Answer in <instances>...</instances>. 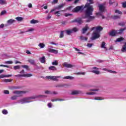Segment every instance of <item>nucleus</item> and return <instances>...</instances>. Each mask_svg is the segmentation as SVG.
Returning a JSON list of instances; mask_svg holds the SVG:
<instances>
[{"instance_id":"obj_1","label":"nucleus","mask_w":126,"mask_h":126,"mask_svg":"<svg viewBox=\"0 0 126 126\" xmlns=\"http://www.w3.org/2000/svg\"><path fill=\"white\" fill-rule=\"evenodd\" d=\"M89 3L86 4L85 7H87V9L85 11V15L82 16V18H88L86 20V22H90L92 19H94V16H91L93 13V6L90 5L91 3H93V0H88Z\"/></svg>"},{"instance_id":"obj_2","label":"nucleus","mask_w":126,"mask_h":126,"mask_svg":"<svg viewBox=\"0 0 126 126\" xmlns=\"http://www.w3.org/2000/svg\"><path fill=\"white\" fill-rule=\"evenodd\" d=\"M102 30H103V27L101 26L93 27L91 29V31H94L93 33V36L91 38V39L93 41L100 38V32L102 31Z\"/></svg>"},{"instance_id":"obj_3","label":"nucleus","mask_w":126,"mask_h":126,"mask_svg":"<svg viewBox=\"0 0 126 126\" xmlns=\"http://www.w3.org/2000/svg\"><path fill=\"white\" fill-rule=\"evenodd\" d=\"M36 98H47V95H40L35 96H31L28 97H25L22 98L19 100H18V103H21V104H25L26 103H30L32 102L31 100H33L34 99H36Z\"/></svg>"},{"instance_id":"obj_4","label":"nucleus","mask_w":126,"mask_h":126,"mask_svg":"<svg viewBox=\"0 0 126 126\" xmlns=\"http://www.w3.org/2000/svg\"><path fill=\"white\" fill-rule=\"evenodd\" d=\"M13 94H16L18 95H14L11 97V100H16L17 97H19L22 95V94L25 93V92L23 91H14L13 92Z\"/></svg>"},{"instance_id":"obj_5","label":"nucleus","mask_w":126,"mask_h":126,"mask_svg":"<svg viewBox=\"0 0 126 126\" xmlns=\"http://www.w3.org/2000/svg\"><path fill=\"white\" fill-rule=\"evenodd\" d=\"M98 7L100 12L96 13V15L102 16V18L104 19V16H103L102 13L105 11V5H104V4H99Z\"/></svg>"},{"instance_id":"obj_6","label":"nucleus","mask_w":126,"mask_h":126,"mask_svg":"<svg viewBox=\"0 0 126 126\" xmlns=\"http://www.w3.org/2000/svg\"><path fill=\"white\" fill-rule=\"evenodd\" d=\"M46 78L47 79H50L51 80H53L54 81H58L59 78H61V76H47Z\"/></svg>"},{"instance_id":"obj_7","label":"nucleus","mask_w":126,"mask_h":126,"mask_svg":"<svg viewBox=\"0 0 126 126\" xmlns=\"http://www.w3.org/2000/svg\"><path fill=\"white\" fill-rule=\"evenodd\" d=\"M99 70V68L96 67H93L92 68V70L91 72H92L93 73H94V74L99 75L100 74V71Z\"/></svg>"},{"instance_id":"obj_8","label":"nucleus","mask_w":126,"mask_h":126,"mask_svg":"<svg viewBox=\"0 0 126 126\" xmlns=\"http://www.w3.org/2000/svg\"><path fill=\"white\" fill-rule=\"evenodd\" d=\"M15 76L16 77H31V76H33V75L31 73L26 74H18L15 75Z\"/></svg>"},{"instance_id":"obj_9","label":"nucleus","mask_w":126,"mask_h":126,"mask_svg":"<svg viewBox=\"0 0 126 126\" xmlns=\"http://www.w3.org/2000/svg\"><path fill=\"white\" fill-rule=\"evenodd\" d=\"M63 66H65V67H67V68H72V67H73L74 65H72L71 64H68L67 63L64 62L63 64Z\"/></svg>"},{"instance_id":"obj_10","label":"nucleus","mask_w":126,"mask_h":126,"mask_svg":"<svg viewBox=\"0 0 126 126\" xmlns=\"http://www.w3.org/2000/svg\"><path fill=\"white\" fill-rule=\"evenodd\" d=\"M81 9H82V7L78 6L74 8L73 11H74V12H78V11H80Z\"/></svg>"},{"instance_id":"obj_11","label":"nucleus","mask_w":126,"mask_h":126,"mask_svg":"<svg viewBox=\"0 0 126 126\" xmlns=\"http://www.w3.org/2000/svg\"><path fill=\"white\" fill-rule=\"evenodd\" d=\"M72 22H77V23H78L79 24H81V23H83V22L82 21V20H81V18L76 19L72 21Z\"/></svg>"},{"instance_id":"obj_12","label":"nucleus","mask_w":126,"mask_h":126,"mask_svg":"<svg viewBox=\"0 0 126 126\" xmlns=\"http://www.w3.org/2000/svg\"><path fill=\"white\" fill-rule=\"evenodd\" d=\"M109 35H110V36H112L113 37L116 36V35H118V33L117 32V31H112L109 32Z\"/></svg>"},{"instance_id":"obj_13","label":"nucleus","mask_w":126,"mask_h":126,"mask_svg":"<svg viewBox=\"0 0 126 126\" xmlns=\"http://www.w3.org/2000/svg\"><path fill=\"white\" fill-rule=\"evenodd\" d=\"M39 61L40 63H46V58L45 57V56L40 58Z\"/></svg>"},{"instance_id":"obj_14","label":"nucleus","mask_w":126,"mask_h":126,"mask_svg":"<svg viewBox=\"0 0 126 126\" xmlns=\"http://www.w3.org/2000/svg\"><path fill=\"white\" fill-rule=\"evenodd\" d=\"M49 52L50 53H53V54H58V53H59V51L57 50H55V49H49Z\"/></svg>"},{"instance_id":"obj_15","label":"nucleus","mask_w":126,"mask_h":126,"mask_svg":"<svg viewBox=\"0 0 126 126\" xmlns=\"http://www.w3.org/2000/svg\"><path fill=\"white\" fill-rule=\"evenodd\" d=\"M89 29V27H88V25H86L85 27L83 29L82 34H85V33Z\"/></svg>"},{"instance_id":"obj_16","label":"nucleus","mask_w":126,"mask_h":126,"mask_svg":"<svg viewBox=\"0 0 126 126\" xmlns=\"http://www.w3.org/2000/svg\"><path fill=\"white\" fill-rule=\"evenodd\" d=\"M15 22V20H13L12 19H11L7 21V23L9 25H11V24L14 23Z\"/></svg>"},{"instance_id":"obj_17","label":"nucleus","mask_w":126,"mask_h":126,"mask_svg":"<svg viewBox=\"0 0 126 126\" xmlns=\"http://www.w3.org/2000/svg\"><path fill=\"white\" fill-rule=\"evenodd\" d=\"M63 79H70V80H72V79H74V77L71 76H65L63 78Z\"/></svg>"},{"instance_id":"obj_18","label":"nucleus","mask_w":126,"mask_h":126,"mask_svg":"<svg viewBox=\"0 0 126 126\" xmlns=\"http://www.w3.org/2000/svg\"><path fill=\"white\" fill-rule=\"evenodd\" d=\"M125 30H126V29H121L119 30H117L116 32H117V34H122L123 32L125 31Z\"/></svg>"},{"instance_id":"obj_19","label":"nucleus","mask_w":126,"mask_h":126,"mask_svg":"<svg viewBox=\"0 0 126 126\" xmlns=\"http://www.w3.org/2000/svg\"><path fill=\"white\" fill-rule=\"evenodd\" d=\"M11 76H12V75H5L2 74V75H0V78H4V77H10Z\"/></svg>"},{"instance_id":"obj_20","label":"nucleus","mask_w":126,"mask_h":126,"mask_svg":"<svg viewBox=\"0 0 126 126\" xmlns=\"http://www.w3.org/2000/svg\"><path fill=\"white\" fill-rule=\"evenodd\" d=\"M45 44L43 43H40L38 44V47H39L40 48V49H44V48H45Z\"/></svg>"},{"instance_id":"obj_21","label":"nucleus","mask_w":126,"mask_h":126,"mask_svg":"<svg viewBox=\"0 0 126 126\" xmlns=\"http://www.w3.org/2000/svg\"><path fill=\"white\" fill-rule=\"evenodd\" d=\"M29 63H30L31 64L35 65V60L33 59H29L28 60Z\"/></svg>"},{"instance_id":"obj_22","label":"nucleus","mask_w":126,"mask_h":126,"mask_svg":"<svg viewBox=\"0 0 126 126\" xmlns=\"http://www.w3.org/2000/svg\"><path fill=\"white\" fill-rule=\"evenodd\" d=\"M78 94H79V91L75 90V91H72V93H71L72 95H77Z\"/></svg>"},{"instance_id":"obj_23","label":"nucleus","mask_w":126,"mask_h":126,"mask_svg":"<svg viewBox=\"0 0 126 126\" xmlns=\"http://www.w3.org/2000/svg\"><path fill=\"white\" fill-rule=\"evenodd\" d=\"M66 32V34H67V35H70L71 33H72V30H67L65 31Z\"/></svg>"},{"instance_id":"obj_24","label":"nucleus","mask_w":126,"mask_h":126,"mask_svg":"<svg viewBox=\"0 0 126 126\" xmlns=\"http://www.w3.org/2000/svg\"><path fill=\"white\" fill-rule=\"evenodd\" d=\"M52 65H58L59 62L57 60H54V62H52Z\"/></svg>"},{"instance_id":"obj_25","label":"nucleus","mask_w":126,"mask_h":126,"mask_svg":"<svg viewBox=\"0 0 126 126\" xmlns=\"http://www.w3.org/2000/svg\"><path fill=\"white\" fill-rule=\"evenodd\" d=\"M101 48H102L103 49H107V48H106V43L105 42H102Z\"/></svg>"},{"instance_id":"obj_26","label":"nucleus","mask_w":126,"mask_h":126,"mask_svg":"<svg viewBox=\"0 0 126 126\" xmlns=\"http://www.w3.org/2000/svg\"><path fill=\"white\" fill-rule=\"evenodd\" d=\"M50 70H57V68L55 66H51L49 67Z\"/></svg>"},{"instance_id":"obj_27","label":"nucleus","mask_w":126,"mask_h":126,"mask_svg":"<svg viewBox=\"0 0 126 126\" xmlns=\"http://www.w3.org/2000/svg\"><path fill=\"white\" fill-rule=\"evenodd\" d=\"M76 75H85V72H79L75 73Z\"/></svg>"},{"instance_id":"obj_28","label":"nucleus","mask_w":126,"mask_h":126,"mask_svg":"<svg viewBox=\"0 0 126 126\" xmlns=\"http://www.w3.org/2000/svg\"><path fill=\"white\" fill-rule=\"evenodd\" d=\"M38 22H39V21L34 19L31 21V24H36V23H38Z\"/></svg>"},{"instance_id":"obj_29","label":"nucleus","mask_w":126,"mask_h":126,"mask_svg":"<svg viewBox=\"0 0 126 126\" xmlns=\"http://www.w3.org/2000/svg\"><path fill=\"white\" fill-rule=\"evenodd\" d=\"M88 39V38L87 37H84L83 36H80V39L82 41H87Z\"/></svg>"},{"instance_id":"obj_30","label":"nucleus","mask_w":126,"mask_h":126,"mask_svg":"<svg viewBox=\"0 0 126 126\" xmlns=\"http://www.w3.org/2000/svg\"><path fill=\"white\" fill-rule=\"evenodd\" d=\"M122 41H124L123 37H120V38H117V40H115V42H122Z\"/></svg>"},{"instance_id":"obj_31","label":"nucleus","mask_w":126,"mask_h":126,"mask_svg":"<svg viewBox=\"0 0 126 126\" xmlns=\"http://www.w3.org/2000/svg\"><path fill=\"white\" fill-rule=\"evenodd\" d=\"M0 4H6V1L5 0H0Z\"/></svg>"},{"instance_id":"obj_32","label":"nucleus","mask_w":126,"mask_h":126,"mask_svg":"<svg viewBox=\"0 0 126 126\" xmlns=\"http://www.w3.org/2000/svg\"><path fill=\"white\" fill-rule=\"evenodd\" d=\"M121 51L122 53H126V46H122L121 49Z\"/></svg>"},{"instance_id":"obj_33","label":"nucleus","mask_w":126,"mask_h":126,"mask_svg":"<svg viewBox=\"0 0 126 126\" xmlns=\"http://www.w3.org/2000/svg\"><path fill=\"white\" fill-rule=\"evenodd\" d=\"M16 20H17L19 22L22 21L23 20V18L21 17H17L16 18Z\"/></svg>"},{"instance_id":"obj_34","label":"nucleus","mask_w":126,"mask_h":126,"mask_svg":"<svg viewBox=\"0 0 126 126\" xmlns=\"http://www.w3.org/2000/svg\"><path fill=\"white\" fill-rule=\"evenodd\" d=\"M61 11H57L56 12H55V14H57V16H58V17L60 16L61 15ZM62 11H63V10H62Z\"/></svg>"},{"instance_id":"obj_35","label":"nucleus","mask_w":126,"mask_h":126,"mask_svg":"<svg viewBox=\"0 0 126 126\" xmlns=\"http://www.w3.org/2000/svg\"><path fill=\"white\" fill-rule=\"evenodd\" d=\"M63 4H61L59 5L58 7L55 8V9H61V8H63Z\"/></svg>"},{"instance_id":"obj_36","label":"nucleus","mask_w":126,"mask_h":126,"mask_svg":"<svg viewBox=\"0 0 126 126\" xmlns=\"http://www.w3.org/2000/svg\"><path fill=\"white\" fill-rule=\"evenodd\" d=\"M2 114H3V115H7V114H8V112H7V110H6V109H3L2 111Z\"/></svg>"},{"instance_id":"obj_37","label":"nucleus","mask_w":126,"mask_h":126,"mask_svg":"<svg viewBox=\"0 0 126 126\" xmlns=\"http://www.w3.org/2000/svg\"><path fill=\"white\" fill-rule=\"evenodd\" d=\"M21 66L23 68H26V69H29V66H28L27 65H22Z\"/></svg>"},{"instance_id":"obj_38","label":"nucleus","mask_w":126,"mask_h":126,"mask_svg":"<svg viewBox=\"0 0 126 126\" xmlns=\"http://www.w3.org/2000/svg\"><path fill=\"white\" fill-rule=\"evenodd\" d=\"M115 12L118 14H123V12L119 10H115Z\"/></svg>"},{"instance_id":"obj_39","label":"nucleus","mask_w":126,"mask_h":126,"mask_svg":"<svg viewBox=\"0 0 126 126\" xmlns=\"http://www.w3.org/2000/svg\"><path fill=\"white\" fill-rule=\"evenodd\" d=\"M87 95H95L96 93L94 92H88L86 93Z\"/></svg>"},{"instance_id":"obj_40","label":"nucleus","mask_w":126,"mask_h":126,"mask_svg":"<svg viewBox=\"0 0 126 126\" xmlns=\"http://www.w3.org/2000/svg\"><path fill=\"white\" fill-rule=\"evenodd\" d=\"M71 30L72 31V33H73V32H77V31H78V29H77V28H74L71 29Z\"/></svg>"},{"instance_id":"obj_41","label":"nucleus","mask_w":126,"mask_h":126,"mask_svg":"<svg viewBox=\"0 0 126 126\" xmlns=\"http://www.w3.org/2000/svg\"><path fill=\"white\" fill-rule=\"evenodd\" d=\"M13 68L15 70H16V69H20V66L19 65L14 66L13 67Z\"/></svg>"},{"instance_id":"obj_42","label":"nucleus","mask_w":126,"mask_h":126,"mask_svg":"<svg viewBox=\"0 0 126 126\" xmlns=\"http://www.w3.org/2000/svg\"><path fill=\"white\" fill-rule=\"evenodd\" d=\"M119 25H120V26H125V25H126V23L124 22H121L119 23Z\"/></svg>"},{"instance_id":"obj_43","label":"nucleus","mask_w":126,"mask_h":126,"mask_svg":"<svg viewBox=\"0 0 126 126\" xmlns=\"http://www.w3.org/2000/svg\"><path fill=\"white\" fill-rule=\"evenodd\" d=\"M60 38H63V31H62L60 33Z\"/></svg>"},{"instance_id":"obj_44","label":"nucleus","mask_w":126,"mask_h":126,"mask_svg":"<svg viewBox=\"0 0 126 126\" xmlns=\"http://www.w3.org/2000/svg\"><path fill=\"white\" fill-rule=\"evenodd\" d=\"M5 63H7V64H11L13 63V62H12V61H7Z\"/></svg>"},{"instance_id":"obj_45","label":"nucleus","mask_w":126,"mask_h":126,"mask_svg":"<svg viewBox=\"0 0 126 126\" xmlns=\"http://www.w3.org/2000/svg\"><path fill=\"white\" fill-rule=\"evenodd\" d=\"M3 93H4V94H9V91H8V90H4Z\"/></svg>"},{"instance_id":"obj_46","label":"nucleus","mask_w":126,"mask_h":126,"mask_svg":"<svg viewBox=\"0 0 126 126\" xmlns=\"http://www.w3.org/2000/svg\"><path fill=\"white\" fill-rule=\"evenodd\" d=\"M94 100H104V98H101V97H95L94 99Z\"/></svg>"},{"instance_id":"obj_47","label":"nucleus","mask_w":126,"mask_h":126,"mask_svg":"<svg viewBox=\"0 0 126 126\" xmlns=\"http://www.w3.org/2000/svg\"><path fill=\"white\" fill-rule=\"evenodd\" d=\"M107 72H109L110 73H117V72L115 71H112L111 70H108Z\"/></svg>"},{"instance_id":"obj_48","label":"nucleus","mask_w":126,"mask_h":126,"mask_svg":"<svg viewBox=\"0 0 126 126\" xmlns=\"http://www.w3.org/2000/svg\"><path fill=\"white\" fill-rule=\"evenodd\" d=\"M6 13V11H2L0 13V15H4V14H5Z\"/></svg>"},{"instance_id":"obj_49","label":"nucleus","mask_w":126,"mask_h":126,"mask_svg":"<svg viewBox=\"0 0 126 126\" xmlns=\"http://www.w3.org/2000/svg\"><path fill=\"white\" fill-rule=\"evenodd\" d=\"M65 85L63 84H60L56 86V87H64Z\"/></svg>"},{"instance_id":"obj_50","label":"nucleus","mask_w":126,"mask_h":126,"mask_svg":"<svg viewBox=\"0 0 126 126\" xmlns=\"http://www.w3.org/2000/svg\"><path fill=\"white\" fill-rule=\"evenodd\" d=\"M89 91H93L94 92H96V91H99L98 89H90Z\"/></svg>"},{"instance_id":"obj_51","label":"nucleus","mask_w":126,"mask_h":126,"mask_svg":"<svg viewBox=\"0 0 126 126\" xmlns=\"http://www.w3.org/2000/svg\"><path fill=\"white\" fill-rule=\"evenodd\" d=\"M52 18V16L50 14L48 15V16L46 17V19L47 20H49V19H51Z\"/></svg>"},{"instance_id":"obj_52","label":"nucleus","mask_w":126,"mask_h":126,"mask_svg":"<svg viewBox=\"0 0 126 126\" xmlns=\"http://www.w3.org/2000/svg\"><path fill=\"white\" fill-rule=\"evenodd\" d=\"M32 31H34L33 29H30L28 30L26 32H32Z\"/></svg>"},{"instance_id":"obj_53","label":"nucleus","mask_w":126,"mask_h":126,"mask_svg":"<svg viewBox=\"0 0 126 126\" xmlns=\"http://www.w3.org/2000/svg\"><path fill=\"white\" fill-rule=\"evenodd\" d=\"M11 80L10 79H5L4 80V82H11Z\"/></svg>"},{"instance_id":"obj_54","label":"nucleus","mask_w":126,"mask_h":126,"mask_svg":"<svg viewBox=\"0 0 126 126\" xmlns=\"http://www.w3.org/2000/svg\"><path fill=\"white\" fill-rule=\"evenodd\" d=\"M92 46H93V44H90V43L87 44V47H88L89 48H91V47H92Z\"/></svg>"},{"instance_id":"obj_55","label":"nucleus","mask_w":126,"mask_h":126,"mask_svg":"<svg viewBox=\"0 0 126 126\" xmlns=\"http://www.w3.org/2000/svg\"><path fill=\"white\" fill-rule=\"evenodd\" d=\"M119 18H120V16H114L113 17L114 19H119Z\"/></svg>"},{"instance_id":"obj_56","label":"nucleus","mask_w":126,"mask_h":126,"mask_svg":"<svg viewBox=\"0 0 126 126\" xmlns=\"http://www.w3.org/2000/svg\"><path fill=\"white\" fill-rule=\"evenodd\" d=\"M123 7H126V1L122 3Z\"/></svg>"},{"instance_id":"obj_57","label":"nucleus","mask_w":126,"mask_h":126,"mask_svg":"<svg viewBox=\"0 0 126 126\" xmlns=\"http://www.w3.org/2000/svg\"><path fill=\"white\" fill-rule=\"evenodd\" d=\"M28 7H29V8H32V3H29Z\"/></svg>"},{"instance_id":"obj_58","label":"nucleus","mask_w":126,"mask_h":126,"mask_svg":"<svg viewBox=\"0 0 126 126\" xmlns=\"http://www.w3.org/2000/svg\"><path fill=\"white\" fill-rule=\"evenodd\" d=\"M50 44L51 45H55L56 46H58V45H59L58 43H55L54 42H50Z\"/></svg>"},{"instance_id":"obj_59","label":"nucleus","mask_w":126,"mask_h":126,"mask_svg":"<svg viewBox=\"0 0 126 126\" xmlns=\"http://www.w3.org/2000/svg\"><path fill=\"white\" fill-rule=\"evenodd\" d=\"M47 105H48V107L49 108H52V103H48Z\"/></svg>"},{"instance_id":"obj_60","label":"nucleus","mask_w":126,"mask_h":126,"mask_svg":"<svg viewBox=\"0 0 126 126\" xmlns=\"http://www.w3.org/2000/svg\"><path fill=\"white\" fill-rule=\"evenodd\" d=\"M58 1H59L58 0H53L52 3H58Z\"/></svg>"},{"instance_id":"obj_61","label":"nucleus","mask_w":126,"mask_h":126,"mask_svg":"<svg viewBox=\"0 0 126 126\" xmlns=\"http://www.w3.org/2000/svg\"><path fill=\"white\" fill-rule=\"evenodd\" d=\"M0 66H3L4 67H7V68L9 67L8 65H2V64H1V65H0Z\"/></svg>"},{"instance_id":"obj_62","label":"nucleus","mask_w":126,"mask_h":126,"mask_svg":"<svg viewBox=\"0 0 126 126\" xmlns=\"http://www.w3.org/2000/svg\"><path fill=\"white\" fill-rule=\"evenodd\" d=\"M71 15H72V14H65V15H64V16L66 17H67V16H70Z\"/></svg>"},{"instance_id":"obj_63","label":"nucleus","mask_w":126,"mask_h":126,"mask_svg":"<svg viewBox=\"0 0 126 126\" xmlns=\"http://www.w3.org/2000/svg\"><path fill=\"white\" fill-rule=\"evenodd\" d=\"M45 94H51V92L50 91H46L45 92Z\"/></svg>"},{"instance_id":"obj_64","label":"nucleus","mask_w":126,"mask_h":126,"mask_svg":"<svg viewBox=\"0 0 126 126\" xmlns=\"http://www.w3.org/2000/svg\"><path fill=\"white\" fill-rule=\"evenodd\" d=\"M25 72V71L24 69H23L22 71H20V73H21V74H24Z\"/></svg>"}]
</instances>
